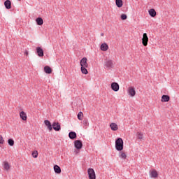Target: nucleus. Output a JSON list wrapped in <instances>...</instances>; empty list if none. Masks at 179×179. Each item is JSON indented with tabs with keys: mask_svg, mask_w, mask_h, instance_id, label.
Masks as SVG:
<instances>
[{
	"mask_svg": "<svg viewBox=\"0 0 179 179\" xmlns=\"http://www.w3.org/2000/svg\"><path fill=\"white\" fill-rule=\"evenodd\" d=\"M101 37H103V36H104V34H103V33H101Z\"/></svg>",
	"mask_w": 179,
	"mask_h": 179,
	"instance_id": "f704fd0d",
	"label": "nucleus"
},
{
	"mask_svg": "<svg viewBox=\"0 0 179 179\" xmlns=\"http://www.w3.org/2000/svg\"><path fill=\"white\" fill-rule=\"evenodd\" d=\"M36 22L38 26H43V24H44V20H43V18L39 17L36 19Z\"/></svg>",
	"mask_w": 179,
	"mask_h": 179,
	"instance_id": "dca6fc26",
	"label": "nucleus"
},
{
	"mask_svg": "<svg viewBox=\"0 0 179 179\" xmlns=\"http://www.w3.org/2000/svg\"><path fill=\"white\" fill-rule=\"evenodd\" d=\"M115 149L118 152H122L124 150V141L121 138H117L115 142Z\"/></svg>",
	"mask_w": 179,
	"mask_h": 179,
	"instance_id": "f257e3e1",
	"label": "nucleus"
},
{
	"mask_svg": "<svg viewBox=\"0 0 179 179\" xmlns=\"http://www.w3.org/2000/svg\"><path fill=\"white\" fill-rule=\"evenodd\" d=\"M4 6L7 9H10L12 8V2L10 1V0H6V1H4Z\"/></svg>",
	"mask_w": 179,
	"mask_h": 179,
	"instance_id": "f8f14e48",
	"label": "nucleus"
},
{
	"mask_svg": "<svg viewBox=\"0 0 179 179\" xmlns=\"http://www.w3.org/2000/svg\"><path fill=\"white\" fill-rule=\"evenodd\" d=\"M20 117L22 121H26L27 120V115L26 113H24V111H21L20 113Z\"/></svg>",
	"mask_w": 179,
	"mask_h": 179,
	"instance_id": "ddd939ff",
	"label": "nucleus"
},
{
	"mask_svg": "<svg viewBox=\"0 0 179 179\" xmlns=\"http://www.w3.org/2000/svg\"><path fill=\"white\" fill-rule=\"evenodd\" d=\"M80 66H81V67H87V66H88V64H87V58L83 57V58L80 60Z\"/></svg>",
	"mask_w": 179,
	"mask_h": 179,
	"instance_id": "9d476101",
	"label": "nucleus"
},
{
	"mask_svg": "<svg viewBox=\"0 0 179 179\" xmlns=\"http://www.w3.org/2000/svg\"><path fill=\"white\" fill-rule=\"evenodd\" d=\"M120 18L122 20H127V19L128 18V16H127L126 14H122L120 15Z\"/></svg>",
	"mask_w": 179,
	"mask_h": 179,
	"instance_id": "2f4dec72",
	"label": "nucleus"
},
{
	"mask_svg": "<svg viewBox=\"0 0 179 179\" xmlns=\"http://www.w3.org/2000/svg\"><path fill=\"white\" fill-rule=\"evenodd\" d=\"M52 128H53V129L57 131H61V124H59V123H58V122H54L52 123Z\"/></svg>",
	"mask_w": 179,
	"mask_h": 179,
	"instance_id": "1a4fd4ad",
	"label": "nucleus"
},
{
	"mask_svg": "<svg viewBox=\"0 0 179 179\" xmlns=\"http://www.w3.org/2000/svg\"><path fill=\"white\" fill-rule=\"evenodd\" d=\"M110 88L112 90H113V92H118V90H120V85L115 82L112 83L110 85Z\"/></svg>",
	"mask_w": 179,
	"mask_h": 179,
	"instance_id": "423d86ee",
	"label": "nucleus"
},
{
	"mask_svg": "<svg viewBox=\"0 0 179 179\" xmlns=\"http://www.w3.org/2000/svg\"><path fill=\"white\" fill-rule=\"evenodd\" d=\"M105 68L107 69H111V68H113L114 64L113 63V60H106L104 62Z\"/></svg>",
	"mask_w": 179,
	"mask_h": 179,
	"instance_id": "39448f33",
	"label": "nucleus"
},
{
	"mask_svg": "<svg viewBox=\"0 0 179 179\" xmlns=\"http://www.w3.org/2000/svg\"><path fill=\"white\" fill-rule=\"evenodd\" d=\"M161 101L162 103H167V101H170V96L162 95Z\"/></svg>",
	"mask_w": 179,
	"mask_h": 179,
	"instance_id": "4468645a",
	"label": "nucleus"
},
{
	"mask_svg": "<svg viewBox=\"0 0 179 179\" xmlns=\"http://www.w3.org/2000/svg\"><path fill=\"white\" fill-rule=\"evenodd\" d=\"M36 54L38 57H44V50L41 47H37L36 48Z\"/></svg>",
	"mask_w": 179,
	"mask_h": 179,
	"instance_id": "6e6552de",
	"label": "nucleus"
},
{
	"mask_svg": "<svg viewBox=\"0 0 179 179\" xmlns=\"http://www.w3.org/2000/svg\"><path fill=\"white\" fill-rule=\"evenodd\" d=\"M76 132L75 131H70L69 133V138H70L71 140L76 139Z\"/></svg>",
	"mask_w": 179,
	"mask_h": 179,
	"instance_id": "f3484780",
	"label": "nucleus"
},
{
	"mask_svg": "<svg viewBox=\"0 0 179 179\" xmlns=\"http://www.w3.org/2000/svg\"><path fill=\"white\" fill-rule=\"evenodd\" d=\"M148 42H149V38L148 37V34L144 33L143 34V38H142L143 45H144V47H146L148 45Z\"/></svg>",
	"mask_w": 179,
	"mask_h": 179,
	"instance_id": "20e7f679",
	"label": "nucleus"
},
{
	"mask_svg": "<svg viewBox=\"0 0 179 179\" xmlns=\"http://www.w3.org/2000/svg\"><path fill=\"white\" fill-rule=\"evenodd\" d=\"M18 1H21V0H18Z\"/></svg>",
	"mask_w": 179,
	"mask_h": 179,
	"instance_id": "c9c22d12",
	"label": "nucleus"
},
{
	"mask_svg": "<svg viewBox=\"0 0 179 179\" xmlns=\"http://www.w3.org/2000/svg\"><path fill=\"white\" fill-rule=\"evenodd\" d=\"M110 128L112 131H117L118 130V125L116 123H111L110 124Z\"/></svg>",
	"mask_w": 179,
	"mask_h": 179,
	"instance_id": "6ab92c4d",
	"label": "nucleus"
},
{
	"mask_svg": "<svg viewBox=\"0 0 179 179\" xmlns=\"http://www.w3.org/2000/svg\"><path fill=\"white\" fill-rule=\"evenodd\" d=\"M150 176L152 177V178H157V177L159 176V173H157V171H156L155 169H153L150 172Z\"/></svg>",
	"mask_w": 179,
	"mask_h": 179,
	"instance_id": "2eb2a0df",
	"label": "nucleus"
},
{
	"mask_svg": "<svg viewBox=\"0 0 179 179\" xmlns=\"http://www.w3.org/2000/svg\"><path fill=\"white\" fill-rule=\"evenodd\" d=\"M87 67H81V72L82 73H83L84 75H87L89 73V71H87Z\"/></svg>",
	"mask_w": 179,
	"mask_h": 179,
	"instance_id": "393cba45",
	"label": "nucleus"
},
{
	"mask_svg": "<svg viewBox=\"0 0 179 179\" xmlns=\"http://www.w3.org/2000/svg\"><path fill=\"white\" fill-rule=\"evenodd\" d=\"M77 117L80 121H82V120H83V113L79 112L77 115Z\"/></svg>",
	"mask_w": 179,
	"mask_h": 179,
	"instance_id": "a878e982",
	"label": "nucleus"
},
{
	"mask_svg": "<svg viewBox=\"0 0 179 179\" xmlns=\"http://www.w3.org/2000/svg\"><path fill=\"white\" fill-rule=\"evenodd\" d=\"M44 124L45 125H46V127H48V129H49V131H52V124H51V122H50V120H45Z\"/></svg>",
	"mask_w": 179,
	"mask_h": 179,
	"instance_id": "9b49d317",
	"label": "nucleus"
},
{
	"mask_svg": "<svg viewBox=\"0 0 179 179\" xmlns=\"http://www.w3.org/2000/svg\"><path fill=\"white\" fill-rule=\"evenodd\" d=\"M3 167L5 170H7V171L9 170V169H10V166H9V163H8L7 162H4Z\"/></svg>",
	"mask_w": 179,
	"mask_h": 179,
	"instance_id": "cd10ccee",
	"label": "nucleus"
},
{
	"mask_svg": "<svg viewBox=\"0 0 179 179\" xmlns=\"http://www.w3.org/2000/svg\"><path fill=\"white\" fill-rule=\"evenodd\" d=\"M89 179H96V172L92 168H89L87 169Z\"/></svg>",
	"mask_w": 179,
	"mask_h": 179,
	"instance_id": "f03ea898",
	"label": "nucleus"
},
{
	"mask_svg": "<svg viewBox=\"0 0 179 179\" xmlns=\"http://www.w3.org/2000/svg\"><path fill=\"white\" fill-rule=\"evenodd\" d=\"M32 157H34V159H37V157H38V152L34 151L32 152Z\"/></svg>",
	"mask_w": 179,
	"mask_h": 179,
	"instance_id": "c756f323",
	"label": "nucleus"
},
{
	"mask_svg": "<svg viewBox=\"0 0 179 179\" xmlns=\"http://www.w3.org/2000/svg\"><path fill=\"white\" fill-rule=\"evenodd\" d=\"M83 125L84 127H89V121L87 120V119H85L83 121Z\"/></svg>",
	"mask_w": 179,
	"mask_h": 179,
	"instance_id": "7c9ffc66",
	"label": "nucleus"
},
{
	"mask_svg": "<svg viewBox=\"0 0 179 179\" xmlns=\"http://www.w3.org/2000/svg\"><path fill=\"white\" fill-rule=\"evenodd\" d=\"M120 157L121 159H127V154H125L124 152H120Z\"/></svg>",
	"mask_w": 179,
	"mask_h": 179,
	"instance_id": "c85d7f7f",
	"label": "nucleus"
},
{
	"mask_svg": "<svg viewBox=\"0 0 179 179\" xmlns=\"http://www.w3.org/2000/svg\"><path fill=\"white\" fill-rule=\"evenodd\" d=\"M25 55H29V52L26 51V52H25Z\"/></svg>",
	"mask_w": 179,
	"mask_h": 179,
	"instance_id": "72a5a7b5",
	"label": "nucleus"
},
{
	"mask_svg": "<svg viewBox=\"0 0 179 179\" xmlns=\"http://www.w3.org/2000/svg\"><path fill=\"white\" fill-rule=\"evenodd\" d=\"M137 139H139V141H142L143 139V133L141 131H138L136 133Z\"/></svg>",
	"mask_w": 179,
	"mask_h": 179,
	"instance_id": "5701e85b",
	"label": "nucleus"
},
{
	"mask_svg": "<svg viewBox=\"0 0 179 179\" xmlns=\"http://www.w3.org/2000/svg\"><path fill=\"white\" fill-rule=\"evenodd\" d=\"M74 146L78 150H80L83 148V143L80 140H76L74 141Z\"/></svg>",
	"mask_w": 179,
	"mask_h": 179,
	"instance_id": "7ed1b4c3",
	"label": "nucleus"
},
{
	"mask_svg": "<svg viewBox=\"0 0 179 179\" xmlns=\"http://www.w3.org/2000/svg\"><path fill=\"white\" fill-rule=\"evenodd\" d=\"M128 93L129 96L134 97L135 96V94H136V91H135V88L134 87H129L128 90Z\"/></svg>",
	"mask_w": 179,
	"mask_h": 179,
	"instance_id": "0eeeda50",
	"label": "nucleus"
},
{
	"mask_svg": "<svg viewBox=\"0 0 179 179\" xmlns=\"http://www.w3.org/2000/svg\"><path fill=\"white\" fill-rule=\"evenodd\" d=\"M44 72L48 74L52 73V69H51V67H50V66H45L44 67Z\"/></svg>",
	"mask_w": 179,
	"mask_h": 179,
	"instance_id": "a211bd4d",
	"label": "nucleus"
},
{
	"mask_svg": "<svg viewBox=\"0 0 179 179\" xmlns=\"http://www.w3.org/2000/svg\"><path fill=\"white\" fill-rule=\"evenodd\" d=\"M4 142H5V140H3V137H2L1 135H0V143H1V145H3Z\"/></svg>",
	"mask_w": 179,
	"mask_h": 179,
	"instance_id": "473e14b6",
	"label": "nucleus"
},
{
	"mask_svg": "<svg viewBox=\"0 0 179 179\" xmlns=\"http://www.w3.org/2000/svg\"><path fill=\"white\" fill-rule=\"evenodd\" d=\"M115 4L117 8H122V0H115Z\"/></svg>",
	"mask_w": 179,
	"mask_h": 179,
	"instance_id": "b1692460",
	"label": "nucleus"
},
{
	"mask_svg": "<svg viewBox=\"0 0 179 179\" xmlns=\"http://www.w3.org/2000/svg\"><path fill=\"white\" fill-rule=\"evenodd\" d=\"M148 13L151 17H155L156 16V10L154 8L150 9Z\"/></svg>",
	"mask_w": 179,
	"mask_h": 179,
	"instance_id": "aec40b11",
	"label": "nucleus"
},
{
	"mask_svg": "<svg viewBox=\"0 0 179 179\" xmlns=\"http://www.w3.org/2000/svg\"><path fill=\"white\" fill-rule=\"evenodd\" d=\"M54 171L56 173V174H61V167H59L58 165H55Z\"/></svg>",
	"mask_w": 179,
	"mask_h": 179,
	"instance_id": "412c9836",
	"label": "nucleus"
},
{
	"mask_svg": "<svg viewBox=\"0 0 179 179\" xmlns=\"http://www.w3.org/2000/svg\"><path fill=\"white\" fill-rule=\"evenodd\" d=\"M101 51H107L108 50V45L107 43H104L101 45Z\"/></svg>",
	"mask_w": 179,
	"mask_h": 179,
	"instance_id": "4be33fe9",
	"label": "nucleus"
},
{
	"mask_svg": "<svg viewBox=\"0 0 179 179\" xmlns=\"http://www.w3.org/2000/svg\"><path fill=\"white\" fill-rule=\"evenodd\" d=\"M8 143L10 146H13V145H15V141H13V138H9L8 140Z\"/></svg>",
	"mask_w": 179,
	"mask_h": 179,
	"instance_id": "bb28decb",
	"label": "nucleus"
}]
</instances>
